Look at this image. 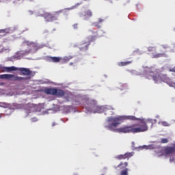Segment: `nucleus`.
Here are the masks:
<instances>
[{"mask_svg": "<svg viewBox=\"0 0 175 175\" xmlns=\"http://www.w3.org/2000/svg\"><path fill=\"white\" fill-rule=\"evenodd\" d=\"M132 64V61L128 62H120L118 63V66H126L128 65H131Z\"/></svg>", "mask_w": 175, "mask_h": 175, "instance_id": "ddd939ff", "label": "nucleus"}, {"mask_svg": "<svg viewBox=\"0 0 175 175\" xmlns=\"http://www.w3.org/2000/svg\"><path fill=\"white\" fill-rule=\"evenodd\" d=\"M161 143L165 144L166 143H169V140L167 139V138H162L161 139Z\"/></svg>", "mask_w": 175, "mask_h": 175, "instance_id": "f3484780", "label": "nucleus"}, {"mask_svg": "<svg viewBox=\"0 0 175 175\" xmlns=\"http://www.w3.org/2000/svg\"><path fill=\"white\" fill-rule=\"evenodd\" d=\"M96 39H98V37L96 36H88L87 38L81 43V51H87V50H88L90 44H91V42H95Z\"/></svg>", "mask_w": 175, "mask_h": 175, "instance_id": "39448f33", "label": "nucleus"}, {"mask_svg": "<svg viewBox=\"0 0 175 175\" xmlns=\"http://www.w3.org/2000/svg\"><path fill=\"white\" fill-rule=\"evenodd\" d=\"M72 56H66L64 57V60L68 62V61H70L72 59Z\"/></svg>", "mask_w": 175, "mask_h": 175, "instance_id": "a211bd4d", "label": "nucleus"}, {"mask_svg": "<svg viewBox=\"0 0 175 175\" xmlns=\"http://www.w3.org/2000/svg\"><path fill=\"white\" fill-rule=\"evenodd\" d=\"M148 51H154V50H155V48L152 47V46H149L148 48Z\"/></svg>", "mask_w": 175, "mask_h": 175, "instance_id": "4be33fe9", "label": "nucleus"}, {"mask_svg": "<svg viewBox=\"0 0 175 175\" xmlns=\"http://www.w3.org/2000/svg\"><path fill=\"white\" fill-rule=\"evenodd\" d=\"M159 124H161V125L163 126H169V123H167V122H159Z\"/></svg>", "mask_w": 175, "mask_h": 175, "instance_id": "6ab92c4d", "label": "nucleus"}, {"mask_svg": "<svg viewBox=\"0 0 175 175\" xmlns=\"http://www.w3.org/2000/svg\"><path fill=\"white\" fill-rule=\"evenodd\" d=\"M48 59L49 62H59L61 61V58L58 57H49Z\"/></svg>", "mask_w": 175, "mask_h": 175, "instance_id": "f8f14e48", "label": "nucleus"}, {"mask_svg": "<svg viewBox=\"0 0 175 175\" xmlns=\"http://www.w3.org/2000/svg\"><path fill=\"white\" fill-rule=\"evenodd\" d=\"M126 120L139 121V122L117 129L118 133H140L142 132H147V131H148L147 123L149 122L151 124V126L154 125L152 119H149L146 122L144 120L136 118L135 116H118L117 117L111 116L107 118V122L112 123L106 126V128H108L110 131H113V129L117 128L121 122H124V121Z\"/></svg>", "mask_w": 175, "mask_h": 175, "instance_id": "f257e3e1", "label": "nucleus"}, {"mask_svg": "<svg viewBox=\"0 0 175 175\" xmlns=\"http://www.w3.org/2000/svg\"><path fill=\"white\" fill-rule=\"evenodd\" d=\"M128 172H129L128 168H125L124 170L120 172V175H129V174L128 173Z\"/></svg>", "mask_w": 175, "mask_h": 175, "instance_id": "2eb2a0df", "label": "nucleus"}, {"mask_svg": "<svg viewBox=\"0 0 175 175\" xmlns=\"http://www.w3.org/2000/svg\"><path fill=\"white\" fill-rule=\"evenodd\" d=\"M55 125H57V124H55V122H53V123L52 124V126H55Z\"/></svg>", "mask_w": 175, "mask_h": 175, "instance_id": "cd10ccee", "label": "nucleus"}, {"mask_svg": "<svg viewBox=\"0 0 175 175\" xmlns=\"http://www.w3.org/2000/svg\"><path fill=\"white\" fill-rule=\"evenodd\" d=\"M26 43L27 46H32V47H38L35 42L27 41Z\"/></svg>", "mask_w": 175, "mask_h": 175, "instance_id": "dca6fc26", "label": "nucleus"}, {"mask_svg": "<svg viewBox=\"0 0 175 175\" xmlns=\"http://www.w3.org/2000/svg\"><path fill=\"white\" fill-rule=\"evenodd\" d=\"M164 152L166 155H172V154H174L175 152V145L173 146H166L164 148Z\"/></svg>", "mask_w": 175, "mask_h": 175, "instance_id": "9d476101", "label": "nucleus"}, {"mask_svg": "<svg viewBox=\"0 0 175 175\" xmlns=\"http://www.w3.org/2000/svg\"><path fill=\"white\" fill-rule=\"evenodd\" d=\"M62 12H64V10L57 11V12H55L54 14H50L48 12H45L43 15V17H44V20L46 21H47V23L55 21L58 20V16H59V14H61V13H62Z\"/></svg>", "mask_w": 175, "mask_h": 175, "instance_id": "423d86ee", "label": "nucleus"}, {"mask_svg": "<svg viewBox=\"0 0 175 175\" xmlns=\"http://www.w3.org/2000/svg\"><path fill=\"white\" fill-rule=\"evenodd\" d=\"M29 53H31V50L25 51V53H24V54H25V55H27V54H29Z\"/></svg>", "mask_w": 175, "mask_h": 175, "instance_id": "5701e85b", "label": "nucleus"}, {"mask_svg": "<svg viewBox=\"0 0 175 175\" xmlns=\"http://www.w3.org/2000/svg\"><path fill=\"white\" fill-rule=\"evenodd\" d=\"M162 54L158 53L157 55H153V58H159V57H161Z\"/></svg>", "mask_w": 175, "mask_h": 175, "instance_id": "412c9836", "label": "nucleus"}, {"mask_svg": "<svg viewBox=\"0 0 175 175\" xmlns=\"http://www.w3.org/2000/svg\"><path fill=\"white\" fill-rule=\"evenodd\" d=\"M0 79L3 80H11V81H21L22 80H29L31 77H16L14 75L12 74H3L0 75Z\"/></svg>", "mask_w": 175, "mask_h": 175, "instance_id": "20e7f679", "label": "nucleus"}, {"mask_svg": "<svg viewBox=\"0 0 175 175\" xmlns=\"http://www.w3.org/2000/svg\"><path fill=\"white\" fill-rule=\"evenodd\" d=\"M95 109V100L88 101L85 109L87 111H92Z\"/></svg>", "mask_w": 175, "mask_h": 175, "instance_id": "9b49d317", "label": "nucleus"}, {"mask_svg": "<svg viewBox=\"0 0 175 175\" xmlns=\"http://www.w3.org/2000/svg\"><path fill=\"white\" fill-rule=\"evenodd\" d=\"M73 27H74L75 29H77L78 25L77 24H75L73 25Z\"/></svg>", "mask_w": 175, "mask_h": 175, "instance_id": "393cba45", "label": "nucleus"}, {"mask_svg": "<svg viewBox=\"0 0 175 175\" xmlns=\"http://www.w3.org/2000/svg\"><path fill=\"white\" fill-rule=\"evenodd\" d=\"M128 166V162H120V163L118 165V167H120V169H125V167H127Z\"/></svg>", "mask_w": 175, "mask_h": 175, "instance_id": "4468645a", "label": "nucleus"}, {"mask_svg": "<svg viewBox=\"0 0 175 175\" xmlns=\"http://www.w3.org/2000/svg\"><path fill=\"white\" fill-rule=\"evenodd\" d=\"M93 25H94V27H96L98 29L100 28V25H99V23L98 22L93 23Z\"/></svg>", "mask_w": 175, "mask_h": 175, "instance_id": "aec40b11", "label": "nucleus"}, {"mask_svg": "<svg viewBox=\"0 0 175 175\" xmlns=\"http://www.w3.org/2000/svg\"><path fill=\"white\" fill-rule=\"evenodd\" d=\"M105 21V20L102 19V18H99L98 19V23H103Z\"/></svg>", "mask_w": 175, "mask_h": 175, "instance_id": "b1692460", "label": "nucleus"}, {"mask_svg": "<svg viewBox=\"0 0 175 175\" xmlns=\"http://www.w3.org/2000/svg\"><path fill=\"white\" fill-rule=\"evenodd\" d=\"M0 70H1V72H14L16 70H19V72H21V75H23V76H31V75H32V71L25 68H17L14 66L0 67Z\"/></svg>", "mask_w": 175, "mask_h": 175, "instance_id": "7ed1b4c3", "label": "nucleus"}, {"mask_svg": "<svg viewBox=\"0 0 175 175\" xmlns=\"http://www.w3.org/2000/svg\"><path fill=\"white\" fill-rule=\"evenodd\" d=\"M157 68H155L154 67H144V75H146V79H148V80H150V79H153L154 83H156L157 84L162 83V81L167 84L168 80L170 81H172L166 75H155V73H157Z\"/></svg>", "mask_w": 175, "mask_h": 175, "instance_id": "f03ea898", "label": "nucleus"}, {"mask_svg": "<svg viewBox=\"0 0 175 175\" xmlns=\"http://www.w3.org/2000/svg\"><path fill=\"white\" fill-rule=\"evenodd\" d=\"M31 121H32L33 122H35V121H36V118H32V119H31Z\"/></svg>", "mask_w": 175, "mask_h": 175, "instance_id": "a878e982", "label": "nucleus"}, {"mask_svg": "<svg viewBox=\"0 0 175 175\" xmlns=\"http://www.w3.org/2000/svg\"><path fill=\"white\" fill-rule=\"evenodd\" d=\"M45 94L47 95H55V96H64L65 92L60 89L46 88L44 90Z\"/></svg>", "mask_w": 175, "mask_h": 175, "instance_id": "0eeeda50", "label": "nucleus"}, {"mask_svg": "<svg viewBox=\"0 0 175 175\" xmlns=\"http://www.w3.org/2000/svg\"><path fill=\"white\" fill-rule=\"evenodd\" d=\"M1 106H8V105H6V103H1Z\"/></svg>", "mask_w": 175, "mask_h": 175, "instance_id": "bb28decb", "label": "nucleus"}, {"mask_svg": "<svg viewBox=\"0 0 175 175\" xmlns=\"http://www.w3.org/2000/svg\"><path fill=\"white\" fill-rule=\"evenodd\" d=\"M92 16H93V14L91 10H86L84 12L81 13V17H84L85 20H87V18H91Z\"/></svg>", "mask_w": 175, "mask_h": 175, "instance_id": "1a4fd4ad", "label": "nucleus"}, {"mask_svg": "<svg viewBox=\"0 0 175 175\" xmlns=\"http://www.w3.org/2000/svg\"><path fill=\"white\" fill-rule=\"evenodd\" d=\"M135 153L133 152H126L124 154L118 155L116 157V159H118V161H122V159H129V158L133 157V154Z\"/></svg>", "mask_w": 175, "mask_h": 175, "instance_id": "6e6552de", "label": "nucleus"}]
</instances>
